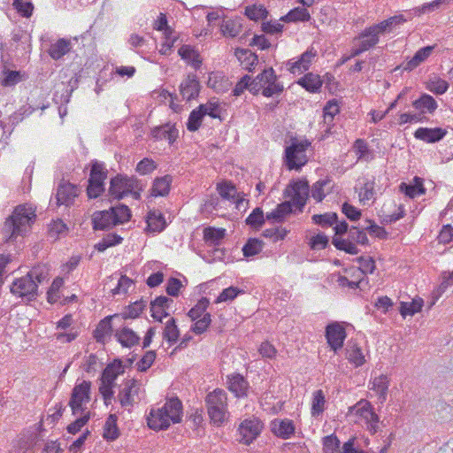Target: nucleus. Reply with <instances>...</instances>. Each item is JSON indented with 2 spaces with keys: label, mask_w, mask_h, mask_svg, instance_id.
Returning <instances> with one entry per match:
<instances>
[{
  "label": "nucleus",
  "mask_w": 453,
  "mask_h": 453,
  "mask_svg": "<svg viewBox=\"0 0 453 453\" xmlns=\"http://www.w3.org/2000/svg\"><path fill=\"white\" fill-rule=\"evenodd\" d=\"M182 418V403L178 397H173L157 410L152 409L147 417V424L153 430H165L173 424L180 423Z\"/></svg>",
  "instance_id": "f257e3e1"
},
{
  "label": "nucleus",
  "mask_w": 453,
  "mask_h": 453,
  "mask_svg": "<svg viewBox=\"0 0 453 453\" xmlns=\"http://www.w3.org/2000/svg\"><path fill=\"white\" fill-rule=\"evenodd\" d=\"M36 215L32 208L18 205L12 214L9 216L2 228L4 242H13L18 235L24 234L30 225L35 221Z\"/></svg>",
  "instance_id": "f03ea898"
},
{
  "label": "nucleus",
  "mask_w": 453,
  "mask_h": 453,
  "mask_svg": "<svg viewBox=\"0 0 453 453\" xmlns=\"http://www.w3.org/2000/svg\"><path fill=\"white\" fill-rule=\"evenodd\" d=\"M309 196V184L306 180H293L285 188V218L288 215L302 212Z\"/></svg>",
  "instance_id": "7ed1b4c3"
},
{
  "label": "nucleus",
  "mask_w": 453,
  "mask_h": 453,
  "mask_svg": "<svg viewBox=\"0 0 453 453\" xmlns=\"http://www.w3.org/2000/svg\"><path fill=\"white\" fill-rule=\"evenodd\" d=\"M311 146L307 139L299 140L290 136V144L285 147V168L289 171H301L308 163L306 150Z\"/></svg>",
  "instance_id": "20e7f679"
},
{
  "label": "nucleus",
  "mask_w": 453,
  "mask_h": 453,
  "mask_svg": "<svg viewBox=\"0 0 453 453\" xmlns=\"http://www.w3.org/2000/svg\"><path fill=\"white\" fill-rule=\"evenodd\" d=\"M226 400V393L219 388L209 393L205 397V406L211 422L217 426L223 425L227 418Z\"/></svg>",
  "instance_id": "39448f33"
},
{
  "label": "nucleus",
  "mask_w": 453,
  "mask_h": 453,
  "mask_svg": "<svg viewBox=\"0 0 453 453\" xmlns=\"http://www.w3.org/2000/svg\"><path fill=\"white\" fill-rule=\"evenodd\" d=\"M332 244L338 250L350 255H357L360 250L357 244L369 245V240L364 228L357 226H351L347 237L334 236Z\"/></svg>",
  "instance_id": "423d86ee"
},
{
  "label": "nucleus",
  "mask_w": 453,
  "mask_h": 453,
  "mask_svg": "<svg viewBox=\"0 0 453 453\" xmlns=\"http://www.w3.org/2000/svg\"><path fill=\"white\" fill-rule=\"evenodd\" d=\"M276 76L273 68L264 70L255 79L250 80L247 83L249 90L254 95H257L261 89L265 96H273V95H280L283 88L275 83Z\"/></svg>",
  "instance_id": "0eeeda50"
},
{
  "label": "nucleus",
  "mask_w": 453,
  "mask_h": 453,
  "mask_svg": "<svg viewBox=\"0 0 453 453\" xmlns=\"http://www.w3.org/2000/svg\"><path fill=\"white\" fill-rule=\"evenodd\" d=\"M108 171L104 163L93 160L90 163V173L87 187V195L89 198H97L105 191L104 180Z\"/></svg>",
  "instance_id": "6e6552de"
},
{
  "label": "nucleus",
  "mask_w": 453,
  "mask_h": 453,
  "mask_svg": "<svg viewBox=\"0 0 453 453\" xmlns=\"http://www.w3.org/2000/svg\"><path fill=\"white\" fill-rule=\"evenodd\" d=\"M91 382L83 380L75 384L71 392L68 405L73 416L88 411L86 404L90 401Z\"/></svg>",
  "instance_id": "1a4fd4ad"
},
{
  "label": "nucleus",
  "mask_w": 453,
  "mask_h": 453,
  "mask_svg": "<svg viewBox=\"0 0 453 453\" xmlns=\"http://www.w3.org/2000/svg\"><path fill=\"white\" fill-rule=\"evenodd\" d=\"M10 290L12 295L21 297L27 304L35 301L38 296L37 282L27 275L16 279L11 285Z\"/></svg>",
  "instance_id": "9d476101"
},
{
  "label": "nucleus",
  "mask_w": 453,
  "mask_h": 453,
  "mask_svg": "<svg viewBox=\"0 0 453 453\" xmlns=\"http://www.w3.org/2000/svg\"><path fill=\"white\" fill-rule=\"evenodd\" d=\"M140 180L134 177L128 178L122 174H117L111 179L109 187V195L117 200L122 199L129 194L133 189L138 188Z\"/></svg>",
  "instance_id": "9b49d317"
},
{
  "label": "nucleus",
  "mask_w": 453,
  "mask_h": 453,
  "mask_svg": "<svg viewBox=\"0 0 453 453\" xmlns=\"http://www.w3.org/2000/svg\"><path fill=\"white\" fill-rule=\"evenodd\" d=\"M325 336L331 349L337 353L343 347L347 334L339 322H331L326 326Z\"/></svg>",
  "instance_id": "f8f14e48"
},
{
  "label": "nucleus",
  "mask_w": 453,
  "mask_h": 453,
  "mask_svg": "<svg viewBox=\"0 0 453 453\" xmlns=\"http://www.w3.org/2000/svg\"><path fill=\"white\" fill-rule=\"evenodd\" d=\"M263 425L258 418L243 420L239 426L240 441L250 445L261 433Z\"/></svg>",
  "instance_id": "ddd939ff"
},
{
  "label": "nucleus",
  "mask_w": 453,
  "mask_h": 453,
  "mask_svg": "<svg viewBox=\"0 0 453 453\" xmlns=\"http://www.w3.org/2000/svg\"><path fill=\"white\" fill-rule=\"evenodd\" d=\"M78 196V188L75 185L62 181L58 184L57 193L55 195L56 205L71 206L73 203L74 198Z\"/></svg>",
  "instance_id": "4468645a"
},
{
  "label": "nucleus",
  "mask_w": 453,
  "mask_h": 453,
  "mask_svg": "<svg viewBox=\"0 0 453 453\" xmlns=\"http://www.w3.org/2000/svg\"><path fill=\"white\" fill-rule=\"evenodd\" d=\"M448 134L447 129L442 127H418L414 132V137L417 140L426 143H436L441 142Z\"/></svg>",
  "instance_id": "2eb2a0df"
},
{
  "label": "nucleus",
  "mask_w": 453,
  "mask_h": 453,
  "mask_svg": "<svg viewBox=\"0 0 453 453\" xmlns=\"http://www.w3.org/2000/svg\"><path fill=\"white\" fill-rule=\"evenodd\" d=\"M200 83L195 73H188L187 78L180 85V93L183 99L190 101L198 96Z\"/></svg>",
  "instance_id": "dca6fc26"
},
{
  "label": "nucleus",
  "mask_w": 453,
  "mask_h": 453,
  "mask_svg": "<svg viewBox=\"0 0 453 453\" xmlns=\"http://www.w3.org/2000/svg\"><path fill=\"white\" fill-rule=\"evenodd\" d=\"M316 56L317 51L313 48H310L300 56L298 60L295 62L289 60L286 63V65L292 73H303L310 68L312 59Z\"/></svg>",
  "instance_id": "f3484780"
},
{
  "label": "nucleus",
  "mask_w": 453,
  "mask_h": 453,
  "mask_svg": "<svg viewBox=\"0 0 453 453\" xmlns=\"http://www.w3.org/2000/svg\"><path fill=\"white\" fill-rule=\"evenodd\" d=\"M112 321L121 322L119 314H113L103 319L94 331V337L97 342L104 343L105 336H110L112 333Z\"/></svg>",
  "instance_id": "a211bd4d"
},
{
  "label": "nucleus",
  "mask_w": 453,
  "mask_h": 453,
  "mask_svg": "<svg viewBox=\"0 0 453 453\" xmlns=\"http://www.w3.org/2000/svg\"><path fill=\"white\" fill-rule=\"evenodd\" d=\"M112 210L96 211L92 215V227L95 231L108 230L116 226Z\"/></svg>",
  "instance_id": "6ab92c4d"
},
{
  "label": "nucleus",
  "mask_w": 453,
  "mask_h": 453,
  "mask_svg": "<svg viewBox=\"0 0 453 453\" xmlns=\"http://www.w3.org/2000/svg\"><path fill=\"white\" fill-rule=\"evenodd\" d=\"M296 83L309 93L316 94L321 91L324 81L319 74L307 73L299 78Z\"/></svg>",
  "instance_id": "aec40b11"
},
{
  "label": "nucleus",
  "mask_w": 453,
  "mask_h": 453,
  "mask_svg": "<svg viewBox=\"0 0 453 453\" xmlns=\"http://www.w3.org/2000/svg\"><path fill=\"white\" fill-rule=\"evenodd\" d=\"M412 107L423 115L433 114L438 107L436 100L429 94L422 93L418 98L415 99Z\"/></svg>",
  "instance_id": "412c9836"
},
{
  "label": "nucleus",
  "mask_w": 453,
  "mask_h": 453,
  "mask_svg": "<svg viewBox=\"0 0 453 453\" xmlns=\"http://www.w3.org/2000/svg\"><path fill=\"white\" fill-rule=\"evenodd\" d=\"M151 135L156 140H168L169 143H173L179 136V131L174 125L166 123L162 126L155 127L151 130Z\"/></svg>",
  "instance_id": "4be33fe9"
},
{
  "label": "nucleus",
  "mask_w": 453,
  "mask_h": 453,
  "mask_svg": "<svg viewBox=\"0 0 453 453\" xmlns=\"http://www.w3.org/2000/svg\"><path fill=\"white\" fill-rule=\"evenodd\" d=\"M146 223V230L150 233H161L167 226L164 215L157 210L148 212Z\"/></svg>",
  "instance_id": "5701e85b"
},
{
  "label": "nucleus",
  "mask_w": 453,
  "mask_h": 453,
  "mask_svg": "<svg viewBox=\"0 0 453 453\" xmlns=\"http://www.w3.org/2000/svg\"><path fill=\"white\" fill-rule=\"evenodd\" d=\"M228 389L233 392L237 397H243L247 395L249 388V382L246 379L237 373L227 376Z\"/></svg>",
  "instance_id": "b1692460"
},
{
  "label": "nucleus",
  "mask_w": 453,
  "mask_h": 453,
  "mask_svg": "<svg viewBox=\"0 0 453 453\" xmlns=\"http://www.w3.org/2000/svg\"><path fill=\"white\" fill-rule=\"evenodd\" d=\"M399 190L410 198H414L426 193L423 179L418 176L413 178V182L411 183L402 182L399 186Z\"/></svg>",
  "instance_id": "393cba45"
},
{
  "label": "nucleus",
  "mask_w": 453,
  "mask_h": 453,
  "mask_svg": "<svg viewBox=\"0 0 453 453\" xmlns=\"http://www.w3.org/2000/svg\"><path fill=\"white\" fill-rule=\"evenodd\" d=\"M117 341L126 348H131L140 342V336L127 326L116 330L114 334Z\"/></svg>",
  "instance_id": "a878e982"
},
{
  "label": "nucleus",
  "mask_w": 453,
  "mask_h": 453,
  "mask_svg": "<svg viewBox=\"0 0 453 453\" xmlns=\"http://www.w3.org/2000/svg\"><path fill=\"white\" fill-rule=\"evenodd\" d=\"M403 15H395L392 16L378 24H374L371 26L376 34L380 35H383L386 34H389L396 26L405 22Z\"/></svg>",
  "instance_id": "bb28decb"
},
{
  "label": "nucleus",
  "mask_w": 453,
  "mask_h": 453,
  "mask_svg": "<svg viewBox=\"0 0 453 453\" xmlns=\"http://www.w3.org/2000/svg\"><path fill=\"white\" fill-rule=\"evenodd\" d=\"M435 48V45H428L423 48H420L416 51L414 56L405 64L403 66L404 71H412L416 67H418L421 63L426 61L429 56L432 54Z\"/></svg>",
  "instance_id": "cd10ccee"
},
{
  "label": "nucleus",
  "mask_w": 453,
  "mask_h": 453,
  "mask_svg": "<svg viewBox=\"0 0 453 453\" xmlns=\"http://www.w3.org/2000/svg\"><path fill=\"white\" fill-rule=\"evenodd\" d=\"M235 57L244 69L251 72L258 63V57L249 49L237 48Z\"/></svg>",
  "instance_id": "c85d7f7f"
},
{
  "label": "nucleus",
  "mask_w": 453,
  "mask_h": 453,
  "mask_svg": "<svg viewBox=\"0 0 453 453\" xmlns=\"http://www.w3.org/2000/svg\"><path fill=\"white\" fill-rule=\"evenodd\" d=\"M379 35L376 34L374 29L370 26L365 27L355 39L361 40L359 47L366 51L373 48L380 41Z\"/></svg>",
  "instance_id": "c756f323"
},
{
  "label": "nucleus",
  "mask_w": 453,
  "mask_h": 453,
  "mask_svg": "<svg viewBox=\"0 0 453 453\" xmlns=\"http://www.w3.org/2000/svg\"><path fill=\"white\" fill-rule=\"evenodd\" d=\"M173 300L165 296H157L155 300L150 303L151 316L154 319L162 322L163 318L169 316V313L165 311H162V315H159V310L162 308L168 307V303H172Z\"/></svg>",
  "instance_id": "7c9ffc66"
},
{
  "label": "nucleus",
  "mask_w": 453,
  "mask_h": 453,
  "mask_svg": "<svg viewBox=\"0 0 453 453\" xmlns=\"http://www.w3.org/2000/svg\"><path fill=\"white\" fill-rule=\"evenodd\" d=\"M172 180L173 178L171 175L156 178L151 188V196H165L168 195Z\"/></svg>",
  "instance_id": "2f4dec72"
},
{
  "label": "nucleus",
  "mask_w": 453,
  "mask_h": 453,
  "mask_svg": "<svg viewBox=\"0 0 453 453\" xmlns=\"http://www.w3.org/2000/svg\"><path fill=\"white\" fill-rule=\"evenodd\" d=\"M352 149L357 156V160L371 161L373 159V151L368 146V143L364 139H357L352 146Z\"/></svg>",
  "instance_id": "473e14b6"
},
{
  "label": "nucleus",
  "mask_w": 453,
  "mask_h": 453,
  "mask_svg": "<svg viewBox=\"0 0 453 453\" xmlns=\"http://www.w3.org/2000/svg\"><path fill=\"white\" fill-rule=\"evenodd\" d=\"M226 236V229L216 227H206L203 230L204 241L211 246H218Z\"/></svg>",
  "instance_id": "72a5a7b5"
},
{
  "label": "nucleus",
  "mask_w": 453,
  "mask_h": 453,
  "mask_svg": "<svg viewBox=\"0 0 453 453\" xmlns=\"http://www.w3.org/2000/svg\"><path fill=\"white\" fill-rule=\"evenodd\" d=\"M424 301L422 298L413 299L411 302H400L399 312L403 318L413 316L422 310Z\"/></svg>",
  "instance_id": "f704fd0d"
},
{
  "label": "nucleus",
  "mask_w": 453,
  "mask_h": 453,
  "mask_svg": "<svg viewBox=\"0 0 453 453\" xmlns=\"http://www.w3.org/2000/svg\"><path fill=\"white\" fill-rule=\"evenodd\" d=\"M71 42L67 39H59L57 42L50 45L49 55L55 60L61 58L64 55L70 51Z\"/></svg>",
  "instance_id": "c9c22d12"
},
{
  "label": "nucleus",
  "mask_w": 453,
  "mask_h": 453,
  "mask_svg": "<svg viewBox=\"0 0 453 453\" xmlns=\"http://www.w3.org/2000/svg\"><path fill=\"white\" fill-rule=\"evenodd\" d=\"M118 418L116 414H110L104 427V438L107 441H114L119 436V431L117 426Z\"/></svg>",
  "instance_id": "e433bc0d"
},
{
  "label": "nucleus",
  "mask_w": 453,
  "mask_h": 453,
  "mask_svg": "<svg viewBox=\"0 0 453 453\" xmlns=\"http://www.w3.org/2000/svg\"><path fill=\"white\" fill-rule=\"evenodd\" d=\"M203 106H198L191 111L187 122V129L190 132H196L199 129L202 121L205 116V111H203Z\"/></svg>",
  "instance_id": "4c0bfd02"
},
{
  "label": "nucleus",
  "mask_w": 453,
  "mask_h": 453,
  "mask_svg": "<svg viewBox=\"0 0 453 453\" xmlns=\"http://www.w3.org/2000/svg\"><path fill=\"white\" fill-rule=\"evenodd\" d=\"M311 19V15L304 6L296 7L285 14V23L305 22Z\"/></svg>",
  "instance_id": "58836bf2"
},
{
  "label": "nucleus",
  "mask_w": 453,
  "mask_h": 453,
  "mask_svg": "<svg viewBox=\"0 0 453 453\" xmlns=\"http://www.w3.org/2000/svg\"><path fill=\"white\" fill-rule=\"evenodd\" d=\"M110 210H112V218L115 221L116 226L127 222L131 216V211L126 204L119 203L117 206H111Z\"/></svg>",
  "instance_id": "ea45409f"
},
{
  "label": "nucleus",
  "mask_w": 453,
  "mask_h": 453,
  "mask_svg": "<svg viewBox=\"0 0 453 453\" xmlns=\"http://www.w3.org/2000/svg\"><path fill=\"white\" fill-rule=\"evenodd\" d=\"M314 224L323 227L333 226L338 221V214L336 212H326L324 214H314L311 217Z\"/></svg>",
  "instance_id": "a19ab883"
},
{
  "label": "nucleus",
  "mask_w": 453,
  "mask_h": 453,
  "mask_svg": "<svg viewBox=\"0 0 453 453\" xmlns=\"http://www.w3.org/2000/svg\"><path fill=\"white\" fill-rule=\"evenodd\" d=\"M146 307V301L141 299L139 301H135L126 308V311L120 315V319L125 320L127 319H135L140 316V314L143 311Z\"/></svg>",
  "instance_id": "79ce46f5"
},
{
  "label": "nucleus",
  "mask_w": 453,
  "mask_h": 453,
  "mask_svg": "<svg viewBox=\"0 0 453 453\" xmlns=\"http://www.w3.org/2000/svg\"><path fill=\"white\" fill-rule=\"evenodd\" d=\"M245 223L253 229L258 230L265 223V215L262 208L256 207L248 216Z\"/></svg>",
  "instance_id": "37998d69"
},
{
  "label": "nucleus",
  "mask_w": 453,
  "mask_h": 453,
  "mask_svg": "<svg viewBox=\"0 0 453 453\" xmlns=\"http://www.w3.org/2000/svg\"><path fill=\"white\" fill-rule=\"evenodd\" d=\"M346 356L350 363L355 364L357 367L361 366L365 364V359L362 352L361 348L356 344L348 345L346 348Z\"/></svg>",
  "instance_id": "c03bdc74"
},
{
  "label": "nucleus",
  "mask_w": 453,
  "mask_h": 453,
  "mask_svg": "<svg viewBox=\"0 0 453 453\" xmlns=\"http://www.w3.org/2000/svg\"><path fill=\"white\" fill-rule=\"evenodd\" d=\"M264 242L258 238H250L242 247L244 257H253L260 253L263 250Z\"/></svg>",
  "instance_id": "a18cd8bd"
},
{
  "label": "nucleus",
  "mask_w": 453,
  "mask_h": 453,
  "mask_svg": "<svg viewBox=\"0 0 453 453\" xmlns=\"http://www.w3.org/2000/svg\"><path fill=\"white\" fill-rule=\"evenodd\" d=\"M245 15L251 20L265 19L268 12L265 6L261 4H254L252 5L246 6Z\"/></svg>",
  "instance_id": "49530a36"
},
{
  "label": "nucleus",
  "mask_w": 453,
  "mask_h": 453,
  "mask_svg": "<svg viewBox=\"0 0 453 453\" xmlns=\"http://www.w3.org/2000/svg\"><path fill=\"white\" fill-rule=\"evenodd\" d=\"M326 399L325 395L321 389L316 390L313 393L311 402V415L317 417L320 415L325 410Z\"/></svg>",
  "instance_id": "de8ad7c7"
},
{
  "label": "nucleus",
  "mask_w": 453,
  "mask_h": 453,
  "mask_svg": "<svg viewBox=\"0 0 453 453\" xmlns=\"http://www.w3.org/2000/svg\"><path fill=\"white\" fill-rule=\"evenodd\" d=\"M134 384V382L132 380H127L125 383L124 388L119 391L118 397L122 407H132L134 405V399L131 394L132 385Z\"/></svg>",
  "instance_id": "09e8293b"
},
{
  "label": "nucleus",
  "mask_w": 453,
  "mask_h": 453,
  "mask_svg": "<svg viewBox=\"0 0 453 453\" xmlns=\"http://www.w3.org/2000/svg\"><path fill=\"white\" fill-rule=\"evenodd\" d=\"M389 380L387 376L381 375L373 380V389L379 394V400L383 403L388 395Z\"/></svg>",
  "instance_id": "8fccbe9b"
},
{
  "label": "nucleus",
  "mask_w": 453,
  "mask_h": 453,
  "mask_svg": "<svg viewBox=\"0 0 453 453\" xmlns=\"http://www.w3.org/2000/svg\"><path fill=\"white\" fill-rule=\"evenodd\" d=\"M179 335H180V332H179L178 326L176 325V320L173 318H172L171 319H169L167 321V323L165 325V330L163 333V337L168 342L173 344L177 342Z\"/></svg>",
  "instance_id": "3c124183"
},
{
  "label": "nucleus",
  "mask_w": 453,
  "mask_h": 453,
  "mask_svg": "<svg viewBox=\"0 0 453 453\" xmlns=\"http://www.w3.org/2000/svg\"><path fill=\"white\" fill-rule=\"evenodd\" d=\"M324 453H342L341 441L334 434L323 438Z\"/></svg>",
  "instance_id": "603ef678"
},
{
  "label": "nucleus",
  "mask_w": 453,
  "mask_h": 453,
  "mask_svg": "<svg viewBox=\"0 0 453 453\" xmlns=\"http://www.w3.org/2000/svg\"><path fill=\"white\" fill-rule=\"evenodd\" d=\"M210 304V300L207 297H202L197 303L189 310L188 316L191 320H196L201 318L206 311Z\"/></svg>",
  "instance_id": "864d4df0"
},
{
  "label": "nucleus",
  "mask_w": 453,
  "mask_h": 453,
  "mask_svg": "<svg viewBox=\"0 0 453 453\" xmlns=\"http://www.w3.org/2000/svg\"><path fill=\"white\" fill-rule=\"evenodd\" d=\"M33 280L37 282V285L43 282L49 276V267L46 265H37L34 266L27 274Z\"/></svg>",
  "instance_id": "5fc2aeb1"
},
{
  "label": "nucleus",
  "mask_w": 453,
  "mask_h": 453,
  "mask_svg": "<svg viewBox=\"0 0 453 453\" xmlns=\"http://www.w3.org/2000/svg\"><path fill=\"white\" fill-rule=\"evenodd\" d=\"M81 416L77 418L73 422L69 424L66 430L71 434H75L81 430V428L88 422L91 418V412L87 411L80 413Z\"/></svg>",
  "instance_id": "6e6d98bb"
},
{
  "label": "nucleus",
  "mask_w": 453,
  "mask_h": 453,
  "mask_svg": "<svg viewBox=\"0 0 453 453\" xmlns=\"http://www.w3.org/2000/svg\"><path fill=\"white\" fill-rule=\"evenodd\" d=\"M449 85L448 81L441 78L430 80L426 85V88L434 95L440 96L447 92Z\"/></svg>",
  "instance_id": "4d7b16f0"
},
{
  "label": "nucleus",
  "mask_w": 453,
  "mask_h": 453,
  "mask_svg": "<svg viewBox=\"0 0 453 453\" xmlns=\"http://www.w3.org/2000/svg\"><path fill=\"white\" fill-rule=\"evenodd\" d=\"M217 190L220 196L226 200H234L237 195L234 185L230 182H221L217 185Z\"/></svg>",
  "instance_id": "13d9d810"
},
{
  "label": "nucleus",
  "mask_w": 453,
  "mask_h": 453,
  "mask_svg": "<svg viewBox=\"0 0 453 453\" xmlns=\"http://www.w3.org/2000/svg\"><path fill=\"white\" fill-rule=\"evenodd\" d=\"M265 219L273 226L283 223V202L278 203L272 211L266 212Z\"/></svg>",
  "instance_id": "bf43d9fd"
},
{
  "label": "nucleus",
  "mask_w": 453,
  "mask_h": 453,
  "mask_svg": "<svg viewBox=\"0 0 453 453\" xmlns=\"http://www.w3.org/2000/svg\"><path fill=\"white\" fill-rule=\"evenodd\" d=\"M67 231L68 227L66 224H65L62 219H58L57 220H53L49 226L48 234L50 238L56 240L60 234H65Z\"/></svg>",
  "instance_id": "052dcab7"
},
{
  "label": "nucleus",
  "mask_w": 453,
  "mask_h": 453,
  "mask_svg": "<svg viewBox=\"0 0 453 453\" xmlns=\"http://www.w3.org/2000/svg\"><path fill=\"white\" fill-rule=\"evenodd\" d=\"M353 409L356 410L357 415L360 416L365 420L369 419V415L372 413L374 409L372 403L367 400L359 401Z\"/></svg>",
  "instance_id": "680f3d73"
},
{
  "label": "nucleus",
  "mask_w": 453,
  "mask_h": 453,
  "mask_svg": "<svg viewBox=\"0 0 453 453\" xmlns=\"http://www.w3.org/2000/svg\"><path fill=\"white\" fill-rule=\"evenodd\" d=\"M340 112L338 102L335 99L330 100L324 107V121L330 123L333 121L334 117Z\"/></svg>",
  "instance_id": "e2e57ef3"
},
{
  "label": "nucleus",
  "mask_w": 453,
  "mask_h": 453,
  "mask_svg": "<svg viewBox=\"0 0 453 453\" xmlns=\"http://www.w3.org/2000/svg\"><path fill=\"white\" fill-rule=\"evenodd\" d=\"M342 212L352 222L357 221L362 216V211L345 202L342 204Z\"/></svg>",
  "instance_id": "0e129e2a"
},
{
  "label": "nucleus",
  "mask_w": 453,
  "mask_h": 453,
  "mask_svg": "<svg viewBox=\"0 0 453 453\" xmlns=\"http://www.w3.org/2000/svg\"><path fill=\"white\" fill-rule=\"evenodd\" d=\"M12 5L22 17L29 18L33 13L34 5L31 2L13 0Z\"/></svg>",
  "instance_id": "69168bd1"
},
{
  "label": "nucleus",
  "mask_w": 453,
  "mask_h": 453,
  "mask_svg": "<svg viewBox=\"0 0 453 453\" xmlns=\"http://www.w3.org/2000/svg\"><path fill=\"white\" fill-rule=\"evenodd\" d=\"M329 239L324 233L313 235L309 242L311 250H324L328 246Z\"/></svg>",
  "instance_id": "338daca9"
},
{
  "label": "nucleus",
  "mask_w": 453,
  "mask_h": 453,
  "mask_svg": "<svg viewBox=\"0 0 453 453\" xmlns=\"http://www.w3.org/2000/svg\"><path fill=\"white\" fill-rule=\"evenodd\" d=\"M157 354L154 350H148L137 363V370L146 372L154 363Z\"/></svg>",
  "instance_id": "774afa93"
}]
</instances>
